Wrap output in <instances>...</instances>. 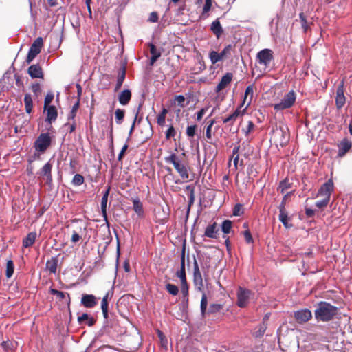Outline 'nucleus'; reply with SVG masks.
Listing matches in <instances>:
<instances>
[{
    "label": "nucleus",
    "mask_w": 352,
    "mask_h": 352,
    "mask_svg": "<svg viewBox=\"0 0 352 352\" xmlns=\"http://www.w3.org/2000/svg\"><path fill=\"white\" fill-rule=\"evenodd\" d=\"M338 311L337 307L327 302H320L318 303L314 314L318 321L328 322L334 318L338 314Z\"/></svg>",
    "instance_id": "nucleus-1"
},
{
    "label": "nucleus",
    "mask_w": 352,
    "mask_h": 352,
    "mask_svg": "<svg viewBox=\"0 0 352 352\" xmlns=\"http://www.w3.org/2000/svg\"><path fill=\"white\" fill-rule=\"evenodd\" d=\"M164 160L166 163L173 165L175 169L183 179L188 180L189 179L190 167L188 163L183 162L175 153H172L169 156L166 157Z\"/></svg>",
    "instance_id": "nucleus-2"
},
{
    "label": "nucleus",
    "mask_w": 352,
    "mask_h": 352,
    "mask_svg": "<svg viewBox=\"0 0 352 352\" xmlns=\"http://www.w3.org/2000/svg\"><path fill=\"white\" fill-rule=\"evenodd\" d=\"M296 100V94L294 91L291 90L284 95L279 102L274 104V109L276 111L289 109L294 104Z\"/></svg>",
    "instance_id": "nucleus-3"
},
{
    "label": "nucleus",
    "mask_w": 352,
    "mask_h": 352,
    "mask_svg": "<svg viewBox=\"0 0 352 352\" xmlns=\"http://www.w3.org/2000/svg\"><path fill=\"white\" fill-rule=\"evenodd\" d=\"M52 138L49 133H43L39 135L34 142V147L39 154L44 153L50 146Z\"/></svg>",
    "instance_id": "nucleus-4"
},
{
    "label": "nucleus",
    "mask_w": 352,
    "mask_h": 352,
    "mask_svg": "<svg viewBox=\"0 0 352 352\" xmlns=\"http://www.w3.org/2000/svg\"><path fill=\"white\" fill-rule=\"evenodd\" d=\"M43 45V40L41 37L36 38L29 50L26 62L30 63L35 57L41 52V48Z\"/></svg>",
    "instance_id": "nucleus-5"
},
{
    "label": "nucleus",
    "mask_w": 352,
    "mask_h": 352,
    "mask_svg": "<svg viewBox=\"0 0 352 352\" xmlns=\"http://www.w3.org/2000/svg\"><path fill=\"white\" fill-rule=\"evenodd\" d=\"M207 296L205 293H203L200 305L201 313L202 316H204L207 314H210L218 312L222 308V305L220 304H212L210 305L208 309L207 310Z\"/></svg>",
    "instance_id": "nucleus-6"
},
{
    "label": "nucleus",
    "mask_w": 352,
    "mask_h": 352,
    "mask_svg": "<svg viewBox=\"0 0 352 352\" xmlns=\"http://www.w3.org/2000/svg\"><path fill=\"white\" fill-rule=\"evenodd\" d=\"M273 58V52L270 49H263L258 52L256 55L258 63L263 65L265 68L270 66Z\"/></svg>",
    "instance_id": "nucleus-7"
},
{
    "label": "nucleus",
    "mask_w": 352,
    "mask_h": 352,
    "mask_svg": "<svg viewBox=\"0 0 352 352\" xmlns=\"http://www.w3.org/2000/svg\"><path fill=\"white\" fill-rule=\"evenodd\" d=\"M334 185L332 179H329L327 182L322 185L318 192L314 197H321L323 199L330 201V197L333 191Z\"/></svg>",
    "instance_id": "nucleus-8"
},
{
    "label": "nucleus",
    "mask_w": 352,
    "mask_h": 352,
    "mask_svg": "<svg viewBox=\"0 0 352 352\" xmlns=\"http://www.w3.org/2000/svg\"><path fill=\"white\" fill-rule=\"evenodd\" d=\"M237 302L236 304L239 307H245L248 305L249 300L252 295V292L249 289L239 287L237 293Z\"/></svg>",
    "instance_id": "nucleus-9"
},
{
    "label": "nucleus",
    "mask_w": 352,
    "mask_h": 352,
    "mask_svg": "<svg viewBox=\"0 0 352 352\" xmlns=\"http://www.w3.org/2000/svg\"><path fill=\"white\" fill-rule=\"evenodd\" d=\"M193 282L196 289L202 292L204 289L203 278L196 260L194 262Z\"/></svg>",
    "instance_id": "nucleus-10"
},
{
    "label": "nucleus",
    "mask_w": 352,
    "mask_h": 352,
    "mask_svg": "<svg viewBox=\"0 0 352 352\" xmlns=\"http://www.w3.org/2000/svg\"><path fill=\"white\" fill-rule=\"evenodd\" d=\"M243 107V103H241L232 114L223 119V122L224 124L230 123L232 125L239 116H242L245 113L248 109L245 107L242 109Z\"/></svg>",
    "instance_id": "nucleus-11"
},
{
    "label": "nucleus",
    "mask_w": 352,
    "mask_h": 352,
    "mask_svg": "<svg viewBox=\"0 0 352 352\" xmlns=\"http://www.w3.org/2000/svg\"><path fill=\"white\" fill-rule=\"evenodd\" d=\"M294 316L298 323L302 324L309 321L312 317V314L309 309H303L295 311Z\"/></svg>",
    "instance_id": "nucleus-12"
},
{
    "label": "nucleus",
    "mask_w": 352,
    "mask_h": 352,
    "mask_svg": "<svg viewBox=\"0 0 352 352\" xmlns=\"http://www.w3.org/2000/svg\"><path fill=\"white\" fill-rule=\"evenodd\" d=\"M345 96L344 94L343 81L338 85L336 90V104L338 109H341L345 104Z\"/></svg>",
    "instance_id": "nucleus-13"
},
{
    "label": "nucleus",
    "mask_w": 352,
    "mask_h": 352,
    "mask_svg": "<svg viewBox=\"0 0 352 352\" xmlns=\"http://www.w3.org/2000/svg\"><path fill=\"white\" fill-rule=\"evenodd\" d=\"M81 304L87 308H93L98 304V298L93 294H82Z\"/></svg>",
    "instance_id": "nucleus-14"
},
{
    "label": "nucleus",
    "mask_w": 352,
    "mask_h": 352,
    "mask_svg": "<svg viewBox=\"0 0 352 352\" xmlns=\"http://www.w3.org/2000/svg\"><path fill=\"white\" fill-rule=\"evenodd\" d=\"M28 74L32 78H43V72L38 64L32 65L28 69Z\"/></svg>",
    "instance_id": "nucleus-15"
},
{
    "label": "nucleus",
    "mask_w": 352,
    "mask_h": 352,
    "mask_svg": "<svg viewBox=\"0 0 352 352\" xmlns=\"http://www.w3.org/2000/svg\"><path fill=\"white\" fill-rule=\"evenodd\" d=\"M233 75L232 73H226L220 80L219 83L216 87V92H219L226 88L232 81Z\"/></svg>",
    "instance_id": "nucleus-16"
},
{
    "label": "nucleus",
    "mask_w": 352,
    "mask_h": 352,
    "mask_svg": "<svg viewBox=\"0 0 352 352\" xmlns=\"http://www.w3.org/2000/svg\"><path fill=\"white\" fill-rule=\"evenodd\" d=\"M279 212H280V214H279L280 221L282 222V223L286 228L292 227V225L289 224V223H288L289 217H288L287 214L285 210V204L281 203V204L279 206Z\"/></svg>",
    "instance_id": "nucleus-17"
},
{
    "label": "nucleus",
    "mask_w": 352,
    "mask_h": 352,
    "mask_svg": "<svg viewBox=\"0 0 352 352\" xmlns=\"http://www.w3.org/2000/svg\"><path fill=\"white\" fill-rule=\"evenodd\" d=\"M219 232V228L217 227V224L216 223H213L211 225H209L206 227L204 232V236L211 238V239H217V234Z\"/></svg>",
    "instance_id": "nucleus-18"
},
{
    "label": "nucleus",
    "mask_w": 352,
    "mask_h": 352,
    "mask_svg": "<svg viewBox=\"0 0 352 352\" xmlns=\"http://www.w3.org/2000/svg\"><path fill=\"white\" fill-rule=\"evenodd\" d=\"M45 111H47V118L46 121L49 123H52L55 121L57 118L58 113L56 107L54 106H49L46 109H44Z\"/></svg>",
    "instance_id": "nucleus-19"
},
{
    "label": "nucleus",
    "mask_w": 352,
    "mask_h": 352,
    "mask_svg": "<svg viewBox=\"0 0 352 352\" xmlns=\"http://www.w3.org/2000/svg\"><path fill=\"white\" fill-rule=\"evenodd\" d=\"M131 98V92L129 89L122 91L118 96L119 102L122 105H126Z\"/></svg>",
    "instance_id": "nucleus-20"
},
{
    "label": "nucleus",
    "mask_w": 352,
    "mask_h": 352,
    "mask_svg": "<svg viewBox=\"0 0 352 352\" xmlns=\"http://www.w3.org/2000/svg\"><path fill=\"white\" fill-rule=\"evenodd\" d=\"M133 208L139 217H142L144 214L143 204L138 198L133 199Z\"/></svg>",
    "instance_id": "nucleus-21"
},
{
    "label": "nucleus",
    "mask_w": 352,
    "mask_h": 352,
    "mask_svg": "<svg viewBox=\"0 0 352 352\" xmlns=\"http://www.w3.org/2000/svg\"><path fill=\"white\" fill-rule=\"evenodd\" d=\"M37 234L35 232H30L23 240V247H31L35 242Z\"/></svg>",
    "instance_id": "nucleus-22"
},
{
    "label": "nucleus",
    "mask_w": 352,
    "mask_h": 352,
    "mask_svg": "<svg viewBox=\"0 0 352 352\" xmlns=\"http://www.w3.org/2000/svg\"><path fill=\"white\" fill-rule=\"evenodd\" d=\"M52 164L50 162H47L41 169V174L42 176L45 177L47 181L51 182L52 180Z\"/></svg>",
    "instance_id": "nucleus-23"
},
{
    "label": "nucleus",
    "mask_w": 352,
    "mask_h": 352,
    "mask_svg": "<svg viewBox=\"0 0 352 352\" xmlns=\"http://www.w3.org/2000/svg\"><path fill=\"white\" fill-rule=\"evenodd\" d=\"M110 191V187L106 190V191L103 193L102 200H101V211L103 217L105 219H107V205L108 201V196Z\"/></svg>",
    "instance_id": "nucleus-24"
},
{
    "label": "nucleus",
    "mask_w": 352,
    "mask_h": 352,
    "mask_svg": "<svg viewBox=\"0 0 352 352\" xmlns=\"http://www.w3.org/2000/svg\"><path fill=\"white\" fill-rule=\"evenodd\" d=\"M177 276L179 278L181 282L186 281V272H185V256L183 252L181 256V267L180 270L177 272Z\"/></svg>",
    "instance_id": "nucleus-25"
},
{
    "label": "nucleus",
    "mask_w": 352,
    "mask_h": 352,
    "mask_svg": "<svg viewBox=\"0 0 352 352\" xmlns=\"http://www.w3.org/2000/svg\"><path fill=\"white\" fill-rule=\"evenodd\" d=\"M78 321L80 324H86L89 327L92 326L96 322L95 319L87 314H82L80 316H78Z\"/></svg>",
    "instance_id": "nucleus-26"
},
{
    "label": "nucleus",
    "mask_w": 352,
    "mask_h": 352,
    "mask_svg": "<svg viewBox=\"0 0 352 352\" xmlns=\"http://www.w3.org/2000/svg\"><path fill=\"white\" fill-rule=\"evenodd\" d=\"M210 30L217 38H219L221 35L223 33V28L218 19L212 23Z\"/></svg>",
    "instance_id": "nucleus-27"
},
{
    "label": "nucleus",
    "mask_w": 352,
    "mask_h": 352,
    "mask_svg": "<svg viewBox=\"0 0 352 352\" xmlns=\"http://www.w3.org/2000/svg\"><path fill=\"white\" fill-rule=\"evenodd\" d=\"M253 95H254V88H253V86L252 85H250L248 86L246 89H245V95H244V98H243V100L241 103H243V105L245 104L247 99L248 97H250L249 98V101L245 107L246 109H248L251 102H252V98H253Z\"/></svg>",
    "instance_id": "nucleus-28"
},
{
    "label": "nucleus",
    "mask_w": 352,
    "mask_h": 352,
    "mask_svg": "<svg viewBox=\"0 0 352 352\" xmlns=\"http://www.w3.org/2000/svg\"><path fill=\"white\" fill-rule=\"evenodd\" d=\"M58 266V258L52 257L46 262V268L52 274H56Z\"/></svg>",
    "instance_id": "nucleus-29"
},
{
    "label": "nucleus",
    "mask_w": 352,
    "mask_h": 352,
    "mask_svg": "<svg viewBox=\"0 0 352 352\" xmlns=\"http://www.w3.org/2000/svg\"><path fill=\"white\" fill-rule=\"evenodd\" d=\"M24 104L25 111L28 113H30L32 111L33 109V102L32 98L30 94H26L24 97Z\"/></svg>",
    "instance_id": "nucleus-30"
},
{
    "label": "nucleus",
    "mask_w": 352,
    "mask_h": 352,
    "mask_svg": "<svg viewBox=\"0 0 352 352\" xmlns=\"http://www.w3.org/2000/svg\"><path fill=\"white\" fill-rule=\"evenodd\" d=\"M168 113V110L166 108H163L162 111L157 116V123L160 126H164L166 123V117Z\"/></svg>",
    "instance_id": "nucleus-31"
},
{
    "label": "nucleus",
    "mask_w": 352,
    "mask_h": 352,
    "mask_svg": "<svg viewBox=\"0 0 352 352\" xmlns=\"http://www.w3.org/2000/svg\"><path fill=\"white\" fill-rule=\"evenodd\" d=\"M108 298H109V293H107L102 298V302H101V309H102V314H103L104 318H107V317H108V306H109Z\"/></svg>",
    "instance_id": "nucleus-32"
},
{
    "label": "nucleus",
    "mask_w": 352,
    "mask_h": 352,
    "mask_svg": "<svg viewBox=\"0 0 352 352\" xmlns=\"http://www.w3.org/2000/svg\"><path fill=\"white\" fill-rule=\"evenodd\" d=\"M125 69H122L118 74V78H117V82H116V91H118V89H120V87H122V84H123V82L124 80V78H125Z\"/></svg>",
    "instance_id": "nucleus-33"
},
{
    "label": "nucleus",
    "mask_w": 352,
    "mask_h": 352,
    "mask_svg": "<svg viewBox=\"0 0 352 352\" xmlns=\"http://www.w3.org/2000/svg\"><path fill=\"white\" fill-rule=\"evenodd\" d=\"M14 270V263L12 260H8L6 263V276L8 278H10L13 275Z\"/></svg>",
    "instance_id": "nucleus-34"
},
{
    "label": "nucleus",
    "mask_w": 352,
    "mask_h": 352,
    "mask_svg": "<svg viewBox=\"0 0 352 352\" xmlns=\"http://www.w3.org/2000/svg\"><path fill=\"white\" fill-rule=\"evenodd\" d=\"M50 294L56 296L57 298H58L60 300H63L66 298H67L68 300H69V295L67 293L58 291L55 289H50Z\"/></svg>",
    "instance_id": "nucleus-35"
},
{
    "label": "nucleus",
    "mask_w": 352,
    "mask_h": 352,
    "mask_svg": "<svg viewBox=\"0 0 352 352\" xmlns=\"http://www.w3.org/2000/svg\"><path fill=\"white\" fill-rule=\"evenodd\" d=\"M209 57L212 64H215L223 59L220 55V53L216 51L210 52Z\"/></svg>",
    "instance_id": "nucleus-36"
},
{
    "label": "nucleus",
    "mask_w": 352,
    "mask_h": 352,
    "mask_svg": "<svg viewBox=\"0 0 352 352\" xmlns=\"http://www.w3.org/2000/svg\"><path fill=\"white\" fill-rule=\"evenodd\" d=\"M181 291L183 294L184 300H188V286L187 281L181 282Z\"/></svg>",
    "instance_id": "nucleus-37"
},
{
    "label": "nucleus",
    "mask_w": 352,
    "mask_h": 352,
    "mask_svg": "<svg viewBox=\"0 0 352 352\" xmlns=\"http://www.w3.org/2000/svg\"><path fill=\"white\" fill-rule=\"evenodd\" d=\"M116 122L118 124H120L124 117V111L120 109H117L115 111Z\"/></svg>",
    "instance_id": "nucleus-38"
},
{
    "label": "nucleus",
    "mask_w": 352,
    "mask_h": 352,
    "mask_svg": "<svg viewBox=\"0 0 352 352\" xmlns=\"http://www.w3.org/2000/svg\"><path fill=\"white\" fill-rule=\"evenodd\" d=\"M232 228V221L230 220H225L221 225V230L224 234L230 233Z\"/></svg>",
    "instance_id": "nucleus-39"
},
{
    "label": "nucleus",
    "mask_w": 352,
    "mask_h": 352,
    "mask_svg": "<svg viewBox=\"0 0 352 352\" xmlns=\"http://www.w3.org/2000/svg\"><path fill=\"white\" fill-rule=\"evenodd\" d=\"M85 182L84 177L80 174H76L72 179V184L74 186H80Z\"/></svg>",
    "instance_id": "nucleus-40"
},
{
    "label": "nucleus",
    "mask_w": 352,
    "mask_h": 352,
    "mask_svg": "<svg viewBox=\"0 0 352 352\" xmlns=\"http://www.w3.org/2000/svg\"><path fill=\"white\" fill-rule=\"evenodd\" d=\"M291 188V184L287 180L281 182L278 186V190H280L282 194L285 193L286 190Z\"/></svg>",
    "instance_id": "nucleus-41"
},
{
    "label": "nucleus",
    "mask_w": 352,
    "mask_h": 352,
    "mask_svg": "<svg viewBox=\"0 0 352 352\" xmlns=\"http://www.w3.org/2000/svg\"><path fill=\"white\" fill-rule=\"evenodd\" d=\"M166 290L172 295L176 296L179 292L178 287L173 284L168 283L166 285Z\"/></svg>",
    "instance_id": "nucleus-42"
},
{
    "label": "nucleus",
    "mask_w": 352,
    "mask_h": 352,
    "mask_svg": "<svg viewBox=\"0 0 352 352\" xmlns=\"http://www.w3.org/2000/svg\"><path fill=\"white\" fill-rule=\"evenodd\" d=\"M351 147V143L349 141H344L341 143V147L340 149V153L342 152V154L346 153Z\"/></svg>",
    "instance_id": "nucleus-43"
},
{
    "label": "nucleus",
    "mask_w": 352,
    "mask_h": 352,
    "mask_svg": "<svg viewBox=\"0 0 352 352\" xmlns=\"http://www.w3.org/2000/svg\"><path fill=\"white\" fill-rule=\"evenodd\" d=\"M79 104L78 102H76L72 107V110L70 111L69 115H68V120H75L74 118L76 116V112L78 109Z\"/></svg>",
    "instance_id": "nucleus-44"
},
{
    "label": "nucleus",
    "mask_w": 352,
    "mask_h": 352,
    "mask_svg": "<svg viewBox=\"0 0 352 352\" xmlns=\"http://www.w3.org/2000/svg\"><path fill=\"white\" fill-rule=\"evenodd\" d=\"M53 99L54 94L52 92L47 93L44 100V109H46L47 107L50 106V104L52 102Z\"/></svg>",
    "instance_id": "nucleus-45"
},
{
    "label": "nucleus",
    "mask_w": 352,
    "mask_h": 352,
    "mask_svg": "<svg viewBox=\"0 0 352 352\" xmlns=\"http://www.w3.org/2000/svg\"><path fill=\"white\" fill-rule=\"evenodd\" d=\"M299 17H300L301 25H302V29L304 30V32H307V30L309 29V25L307 21L305 16L304 15L303 13H300L299 14Z\"/></svg>",
    "instance_id": "nucleus-46"
},
{
    "label": "nucleus",
    "mask_w": 352,
    "mask_h": 352,
    "mask_svg": "<svg viewBox=\"0 0 352 352\" xmlns=\"http://www.w3.org/2000/svg\"><path fill=\"white\" fill-rule=\"evenodd\" d=\"M234 47L232 45H228L224 47V49L220 52V55L222 58L228 56L230 54V52L233 50Z\"/></svg>",
    "instance_id": "nucleus-47"
},
{
    "label": "nucleus",
    "mask_w": 352,
    "mask_h": 352,
    "mask_svg": "<svg viewBox=\"0 0 352 352\" xmlns=\"http://www.w3.org/2000/svg\"><path fill=\"white\" fill-rule=\"evenodd\" d=\"M176 135V131L173 126H170L166 132V139L169 140Z\"/></svg>",
    "instance_id": "nucleus-48"
},
{
    "label": "nucleus",
    "mask_w": 352,
    "mask_h": 352,
    "mask_svg": "<svg viewBox=\"0 0 352 352\" xmlns=\"http://www.w3.org/2000/svg\"><path fill=\"white\" fill-rule=\"evenodd\" d=\"M65 128H67V130L71 133H73L76 129V122L75 120H72V122H70V120H68V122L65 124Z\"/></svg>",
    "instance_id": "nucleus-49"
},
{
    "label": "nucleus",
    "mask_w": 352,
    "mask_h": 352,
    "mask_svg": "<svg viewBox=\"0 0 352 352\" xmlns=\"http://www.w3.org/2000/svg\"><path fill=\"white\" fill-rule=\"evenodd\" d=\"M266 329H267V324L265 322H263L258 327V330L255 332V336L256 337L262 336L264 334V333L265 332Z\"/></svg>",
    "instance_id": "nucleus-50"
},
{
    "label": "nucleus",
    "mask_w": 352,
    "mask_h": 352,
    "mask_svg": "<svg viewBox=\"0 0 352 352\" xmlns=\"http://www.w3.org/2000/svg\"><path fill=\"white\" fill-rule=\"evenodd\" d=\"M329 201L325 199H322L320 201H318L316 202V206L319 209H323L327 207V206L329 204Z\"/></svg>",
    "instance_id": "nucleus-51"
},
{
    "label": "nucleus",
    "mask_w": 352,
    "mask_h": 352,
    "mask_svg": "<svg viewBox=\"0 0 352 352\" xmlns=\"http://www.w3.org/2000/svg\"><path fill=\"white\" fill-rule=\"evenodd\" d=\"M150 52L151 54V56H157L156 57H160L161 56V52H160V50H158L156 47L153 45V44H150Z\"/></svg>",
    "instance_id": "nucleus-52"
},
{
    "label": "nucleus",
    "mask_w": 352,
    "mask_h": 352,
    "mask_svg": "<svg viewBox=\"0 0 352 352\" xmlns=\"http://www.w3.org/2000/svg\"><path fill=\"white\" fill-rule=\"evenodd\" d=\"M175 102L181 107H184L185 97L183 95L176 96L175 98Z\"/></svg>",
    "instance_id": "nucleus-53"
},
{
    "label": "nucleus",
    "mask_w": 352,
    "mask_h": 352,
    "mask_svg": "<svg viewBox=\"0 0 352 352\" xmlns=\"http://www.w3.org/2000/svg\"><path fill=\"white\" fill-rule=\"evenodd\" d=\"M196 129H197L196 125L188 126L186 129V135L190 138L194 137L195 135Z\"/></svg>",
    "instance_id": "nucleus-54"
},
{
    "label": "nucleus",
    "mask_w": 352,
    "mask_h": 352,
    "mask_svg": "<svg viewBox=\"0 0 352 352\" xmlns=\"http://www.w3.org/2000/svg\"><path fill=\"white\" fill-rule=\"evenodd\" d=\"M31 89L36 96L39 95L41 92V86L38 83L32 84L31 86Z\"/></svg>",
    "instance_id": "nucleus-55"
},
{
    "label": "nucleus",
    "mask_w": 352,
    "mask_h": 352,
    "mask_svg": "<svg viewBox=\"0 0 352 352\" xmlns=\"http://www.w3.org/2000/svg\"><path fill=\"white\" fill-rule=\"evenodd\" d=\"M212 7V0H205V4L203 8L202 15L207 13Z\"/></svg>",
    "instance_id": "nucleus-56"
},
{
    "label": "nucleus",
    "mask_w": 352,
    "mask_h": 352,
    "mask_svg": "<svg viewBox=\"0 0 352 352\" xmlns=\"http://www.w3.org/2000/svg\"><path fill=\"white\" fill-rule=\"evenodd\" d=\"M254 124L252 121H249L247 126L243 129V131L247 135H248L254 129Z\"/></svg>",
    "instance_id": "nucleus-57"
},
{
    "label": "nucleus",
    "mask_w": 352,
    "mask_h": 352,
    "mask_svg": "<svg viewBox=\"0 0 352 352\" xmlns=\"http://www.w3.org/2000/svg\"><path fill=\"white\" fill-rule=\"evenodd\" d=\"M243 235H244V237H245V241L248 243H253V239H252V234L250 232V230H245L244 232H243Z\"/></svg>",
    "instance_id": "nucleus-58"
},
{
    "label": "nucleus",
    "mask_w": 352,
    "mask_h": 352,
    "mask_svg": "<svg viewBox=\"0 0 352 352\" xmlns=\"http://www.w3.org/2000/svg\"><path fill=\"white\" fill-rule=\"evenodd\" d=\"M158 336L161 340L162 346L166 348L167 347V340L165 338L163 333L160 331H158Z\"/></svg>",
    "instance_id": "nucleus-59"
},
{
    "label": "nucleus",
    "mask_w": 352,
    "mask_h": 352,
    "mask_svg": "<svg viewBox=\"0 0 352 352\" xmlns=\"http://www.w3.org/2000/svg\"><path fill=\"white\" fill-rule=\"evenodd\" d=\"M208 109V107L202 108L199 111H198L197 113V120H201L202 119L204 115L205 114V113L206 112Z\"/></svg>",
    "instance_id": "nucleus-60"
},
{
    "label": "nucleus",
    "mask_w": 352,
    "mask_h": 352,
    "mask_svg": "<svg viewBox=\"0 0 352 352\" xmlns=\"http://www.w3.org/2000/svg\"><path fill=\"white\" fill-rule=\"evenodd\" d=\"M127 148H128V144H125L123 146V147H122V150L120 151V153H119V155H118V160L119 161H122V158H123V156H124V153H125L126 151L127 150Z\"/></svg>",
    "instance_id": "nucleus-61"
},
{
    "label": "nucleus",
    "mask_w": 352,
    "mask_h": 352,
    "mask_svg": "<svg viewBox=\"0 0 352 352\" xmlns=\"http://www.w3.org/2000/svg\"><path fill=\"white\" fill-rule=\"evenodd\" d=\"M148 20H149V21L153 22V23L157 22V20H158V15H157V14L156 12H151V14H150Z\"/></svg>",
    "instance_id": "nucleus-62"
},
{
    "label": "nucleus",
    "mask_w": 352,
    "mask_h": 352,
    "mask_svg": "<svg viewBox=\"0 0 352 352\" xmlns=\"http://www.w3.org/2000/svg\"><path fill=\"white\" fill-rule=\"evenodd\" d=\"M241 205L240 204H236L235 206H234V210H233V214L234 216H239L240 215V210L241 209Z\"/></svg>",
    "instance_id": "nucleus-63"
},
{
    "label": "nucleus",
    "mask_w": 352,
    "mask_h": 352,
    "mask_svg": "<svg viewBox=\"0 0 352 352\" xmlns=\"http://www.w3.org/2000/svg\"><path fill=\"white\" fill-rule=\"evenodd\" d=\"M79 239H80L79 234L77 232H74V233H73V234L72 236V241L73 243H76V242H78L79 241Z\"/></svg>",
    "instance_id": "nucleus-64"
}]
</instances>
